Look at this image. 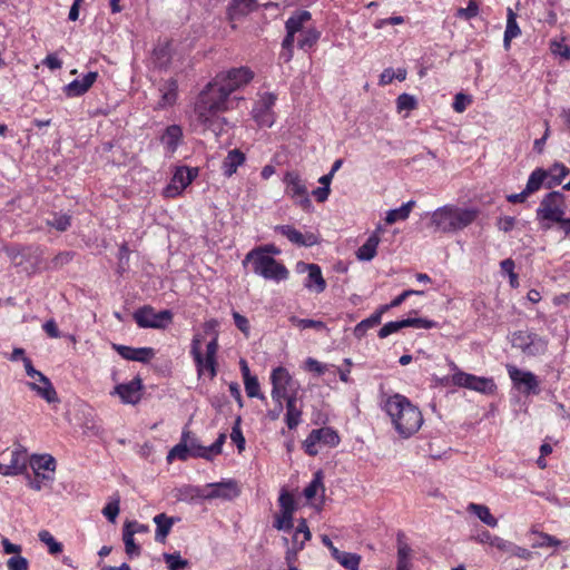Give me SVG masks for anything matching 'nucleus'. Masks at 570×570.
I'll return each mask as SVG.
<instances>
[{"label": "nucleus", "instance_id": "nucleus-1", "mask_svg": "<svg viewBox=\"0 0 570 570\" xmlns=\"http://www.w3.org/2000/svg\"><path fill=\"white\" fill-rule=\"evenodd\" d=\"M254 77L250 69L246 67L233 68L226 72H219L200 91L195 105L197 120L205 129H210L218 135L222 130V118L219 112L229 108V96L247 85Z\"/></svg>", "mask_w": 570, "mask_h": 570}, {"label": "nucleus", "instance_id": "nucleus-2", "mask_svg": "<svg viewBox=\"0 0 570 570\" xmlns=\"http://www.w3.org/2000/svg\"><path fill=\"white\" fill-rule=\"evenodd\" d=\"M286 36L282 42L279 59L289 62L293 58L294 42L301 50H311L318 41L321 32L313 23L312 14L306 10H298L285 22Z\"/></svg>", "mask_w": 570, "mask_h": 570}, {"label": "nucleus", "instance_id": "nucleus-3", "mask_svg": "<svg viewBox=\"0 0 570 570\" xmlns=\"http://www.w3.org/2000/svg\"><path fill=\"white\" fill-rule=\"evenodd\" d=\"M383 411L402 439H409L415 434L423 424V415L420 409L406 396L395 393L383 401Z\"/></svg>", "mask_w": 570, "mask_h": 570}, {"label": "nucleus", "instance_id": "nucleus-4", "mask_svg": "<svg viewBox=\"0 0 570 570\" xmlns=\"http://www.w3.org/2000/svg\"><path fill=\"white\" fill-rule=\"evenodd\" d=\"M479 216V210L448 204L430 214L429 227L434 233L453 234L470 226Z\"/></svg>", "mask_w": 570, "mask_h": 570}, {"label": "nucleus", "instance_id": "nucleus-5", "mask_svg": "<svg viewBox=\"0 0 570 570\" xmlns=\"http://www.w3.org/2000/svg\"><path fill=\"white\" fill-rule=\"evenodd\" d=\"M252 263L253 272L267 279L276 283L285 281L289 276V272L284 264L277 262L263 250H250L245 256L243 264Z\"/></svg>", "mask_w": 570, "mask_h": 570}, {"label": "nucleus", "instance_id": "nucleus-6", "mask_svg": "<svg viewBox=\"0 0 570 570\" xmlns=\"http://www.w3.org/2000/svg\"><path fill=\"white\" fill-rule=\"evenodd\" d=\"M30 466L35 473L31 478L27 474L28 485L40 491L43 485L51 483L55 479L56 460L50 454L32 455L29 460Z\"/></svg>", "mask_w": 570, "mask_h": 570}, {"label": "nucleus", "instance_id": "nucleus-7", "mask_svg": "<svg viewBox=\"0 0 570 570\" xmlns=\"http://www.w3.org/2000/svg\"><path fill=\"white\" fill-rule=\"evenodd\" d=\"M23 367L26 370V374L33 380L32 382L27 383L31 391L36 392L48 403L59 402L58 394L52 383L43 373L33 367L32 361L30 358L23 360Z\"/></svg>", "mask_w": 570, "mask_h": 570}, {"label": "nucleus", "instance_id": "nucleus-8", "mask_svg": "<svg viewBox=\"0 0 570 570\" xmlns=\"http://www.w3.org/2000/svg\"><path fill=\"white\" fill-rule=\"evenodd\" d=\"M271 383V396L273 401H284L292 395L297 396L299 384L292 377L285 367L278 366L272 371Z\"/></svg>", "mask_w": 570, "mask_h": 570}, {"label": "nucleus", "instance_id": "nucleus-9", "mask_svg": "<svg viewBox=\"0 0 570 570\" xmlns=\"http://www.w3.org/2000/svg\"><path fill=\"white\" fill-rule=\"evenodd\" d=\"M140 328L165 330L173 323L174 315L169 309L156 312L150 305L138 308L132 315Z\"/></svg>", "mask_w": 570, "mask_h": 570}, {"label": "nucleus", "instance_id": "nucleus-10", "mask_svg": "<svg viewBox=\"0 0 570 570\" xmlns=\"http://www.w3.org/2000/svg\"><path fill=\"white\" fill-rule=\"evenodd\" d=\"M511 344L528 356H538L546 353L548 340L534 332L517 331L512 334Z\"/></svg>", "mask_w": 570, "mask_h": 570}, {"label": "nucleus", "instance_id": "nucleus-11", "mask_svg": "<svg viewBox=\"0 0 570 570\" xmlns=\"http://www.w3.org/2000/svg\"><path fill=\"white\" fill-rule=\"evenodd\" d=\"M537 219L540 222L554 223L564 216V196L561 191L547 194L537 208Z\"/></svg>", "mask_w": 570, "mask_h": 570}, {"label": "nucleus", "instance_id": "nucleus-12", "mask_svg": "<svg viewBox=\"0 0 570 570\" xmlns=\"http://www.w3.org/2000/svg\"><path fill=\"white\" fill-rule=\"evenodd\" d=\"M28 463L27 451L18 446L0 453V474L18 475L26 471Z\"/></svg>", "mask_w": 570, "mask_h": 570}, {"label": "nucleus", "instance_id": "nucleus-13", "mask_svg": "<svg viewBox=\"0 0 570 570\" xmlns=\"http://www.w3.org/2000/svg\"><path fill=\"white\" fill-rule=\"evenodd\" d=\"M453 385L459 387H465L482 394H493L497 386L491 377L476 376L462 371H456L451 376Z\"/></svg>", "mask_w": 570, "mask_h": 570}, {"label": "nucleus", "instance_id": "nucleus-14", "mask_svg": "<svg viewBox=\"0 0 570 570\" xmlns=\"http://www.w3.org/2000/svg\"><path fill=\"white\" fill-rule=\"evenodd\" d=\"M338 443L340 436L337 432L332 428L325 426L312 430L304 441L303 446L308 455L315 456L318 454V444L334 448L338 445Z\"/></svg>", "mask_w": 570, "mask_h": 570}, {"label": "nucleus", "instance_id": "nucleus-15", "mask_svg": "<svg viewBox=\"0 0 570 570\" xmlns=\"http://www.w3.org/2000/svg\"><path fill=\"white\" fill-rule=\"evenodd\" d=\"M507 371L513 386L522 394L537 395L540 393V382L530 371H523L515 365L508 364Z\"/></svg>", "mask_w": 570, "mask_h": 570}, {"label": "nucleus", "instance_id": "nucleus-16", "mask_svg": "<svg viewBox=\"0 0 570 570\" xmlns=\"http://www.w3.org/2000/svg\"><path fill=\"white\" fill-rule=\"evenodd\" d=\"M276 100V95L272 92L258 95V99L252 110V116L258 126L272 127L274 125L275 112L273 111V107L275 106Z\"/></svg>", "mask_w": 570, "mask_h": 570}, {"label": "nucleus", "instance_id": "nucleus-17", "mask_svg": "<svg viewBox=\"0 0 570 570\" xmlns=\"http://www.w3.org/2000/svg\"><path fill=\"white\" fill-rule=\"evenodd\" d=\"M286 185L285 193L291 196L303 208L311 207V200L307 195L305 183L297 171H287L284 176Z\"/></svg>", "mask_w": 570, "mask_h": 570}, {"label": "nucleus", "instance_id": "nucleus-18", "mask_svg": "<svg viewBox=\"0 0 570 570\" xmlns=\"http://www.w3.org/2000/svg\"><path fill=\"white\" fill-rule=\"evenodd\" d=\"M239 490L237 488V483L233 480H228L225 482L209 483L205 487L204 490H197V495L203 499H224L232 500L238 497Z\"/></svg>", "mask_w": 570, "mask_h": 570}, {"label": "nucleus", "instance_id": "nucleus-19", "mask_svg": "<svg viewBox=\"0 0 570 570\" xmlns=\"http://www.w3.org/2000/svg\"><path fill=\"white\" fill-rule=\"evenodd\" d=\"M198 174L197 168H187V167H179L175 171L170 184L165 189V194L167 197H175L181 191L196 178Z\"/></svg>", "mask_w": 570, "mask_h": 570}, {"label": "nucleus", "instance_id": "nucleus-20", "mask_svg": "<svg viewBox=\"0 0 570 570\" xmlns=\"http://www.w3.org/2000/svg\"><path fill=\"white\" fill-rule=\"evenodd\" d=\"M142 382L135 377L128 383L118 384L112 394H117L125 404H137L141 399Z\"/></svg>", "mask_w": 570, "mask_h": 570}, {"label": "nucleus", "instance_id": "nucleus-21", "mask_svg": "<svg viewBox=\"0 0 570 570\" xmlns=\"http://www.w3.org/2000/svg\"><path fill=\"white\" fill-rule=\"evenodd\" d=\"M276 232L287 237L289 242L298 246L309 247L317 244L318 238L313 233L302 234L291 225H281L275 227Z\"/></svg>", "mask_w": 570, "mask_h": 570}, {"label": "nucleus", "instance_id": "nucleus-22", "mask_svg": "<svg viewBox=\"0 0 570 570\" xmlns=\"http://www.w3.org/2000/svg\"><path fill=\"white\" fill-rule=\"evenodd\" d=\"M112 347L122 358L128 361L147 363L155 356V351L151 347H130L119 344H114Z\"/></svg>", "mask_w": 570, "mask_h": 570}, {"label": "nucleus", "instance_id": "nucleus-23", "mask_svg": "<svg viewBox=\"0 0 570 570\" xmlns=\"http://www.w3.org/2000/svg\"><path fill=\"white\" fill-rule=\"evenodd\" d=\"M97 77V72L90 71L81 79H76L68 83L63 88V91L68 97H79L89 90V88L95 83Z\"/></svg>", "mask_w": 570, "mask_h": 570}, {"label": "nucleus", "instance_id": "nucleus-24", "mask_svg": "<svg viewBox=\"0 0 570 570\" xmlns=\"http://www.w3.org/2000/svg\"><path fill=\"white\" fill-rule=\"evenodd\" d=\"M303 269L307 271L308 275L304 286L308 289H314L316 293H322L326 288V282L322 275L321 267L316 264H302Z\"/></svg>", "mask_w": 570, "mask_h": 570}, {"label": "nucleus", "instance_id": "nucleus-25", "mask_svg": "<svg viewBox=\"0 0 570 570\" xmlns=\"http://www.w3.org/2000/svg\"><path fill=\"white\" fill-rule=\"evenodd\" d=\"M492 547L509 553L510 556L518 557L523 560H530L532 558V552L525 548L519 547L515 543L504 540L500 537H494L492 539Z\"/></svg>", "mask_w": 570, "mask_h": 570}, {"label": "nucleus", "instance_id": "nucleus-26", "mask_svg": "<svg viewBox=\"0 0 570 570\" xmlns=\"http://www.w3.org/2000/svg\"><path fill=\"white\" fill-rule=\"evenodd\" d=\"M178 85L175 79L166 80L159 88L161 94L160 100L158 101V108H167L173 106L177 99Z\"/></svg>", "mask_w": 570, "mask_h": 570}, {"label": "nucleus", "instance_id": "nucleus-27", "mask_svg": "<svg viewBox=\"0 0 570 570\" xmlns=\"http://www.w3.org/2000/svg\"><path fill=\"white\" fill-rule=\"evenodd\" d=\"M285 422L288 429L293 430L298 426L302 421V407L297 404V396L292 395L286 399Z\"/></svg>", "mask_w": 570, "mask_h": 570}, {"label": "nucleus", "instance_id": "nucleus-28", "mask_svg": "<svg viewBox=\"0 0 570 570\" xmlns=\"http://www.w3.org/2000/svg\"><path fill=\"white\" fill-rule=\"evenodd\" d=\"M245 155L239 149H233L228 151L227 156L223 160L222 169L225 176H233L237 168L245 163Z\"/></svg>", "mask_w": 570, "mask_h": 570}, {"label": "nucleus", "instance_id": "nucleus-29", "mask_svg": "<svg viewBox=\"0 0 570 570\" xmlns=\"http://www.w3.org/2000/svg\"><path fill=\"white\" fill-rule=\"evenodd\" d=\"M521 35V29L517 22V13L508 8L507 10V26L503 37V45L505 50L510 48L511 41Z\"/></svg>", "mask_w": 570, "mask_h": 570}, {"label": "nucleus", "instance_id": "nucleus-30", "mask_svg": "<svg viewBox=\"0 0 570 570\" xmlns=\"http://www.w3.org/2000/svg\"><path fill=\"white\" fill-rule=\"evenodd\" d=\"M546 188H553L562 183L569 175V169L562 163H554L549 169H546Z\"/></svg>", "mask_w": 570, "mask_h": 570}, {"label": "nucleus", "instance_id": "nucleus-31", "mask_svg": "<svg viewBox=\"0 0 570 570\" xmlns=\"http://www.w3.org/2000/svg\"><path fill=\"white\" fill-rule=\"evenodd\" d=\"M404 534H397V567L396 570H411L412 549L404 540Z\"/></svg>", "mask_w": 570, "mask_h": 570}, {"label": "nucleus", "instance_id": "nucleus-32", "mask_svg": "<svg viewBox=\"0 0 570 570\" xmlns=\"http://www.w3.org/2000/svg\"><path fill=\"white\" fill-rule=\"evenodd\" d=\"M256 9V0H232L228 14L232 20L247 16Z\"/></svg>", "mask_w": 570, "mask_h": 570}, {"label": "nucleus", "instance_id": "nucleus-33", "mask_svg": "<svg viewBox=\"0 0 570 570\" xmlns=\"http://www.w3.org/2000/svg\"><path fill=\"white\" fill-rule=\"evenodd\" d=\"M183 137V130L178 125L168 126L161 136V142L166 146L167 150L174 153Z\"/></svg>", "mask_w": 570, "mask_h": 570}, {"label": "nucleus", "instance_id": "nucleus-34", "mask_svg": "<svg viewBox=\"0 0 570 570\" xmlns=\"http://www.w3.org/2000/svg\"><path fill=\"white\" fill-rule=\"evenodd\" d=\"M380 238L376 235H370L366 242L356 250V257L362 262H370L376 256Z\"/></svg>", "mask_w": 570, "mask_h": 570}, {"label": "nucleus", "instance_id": "nucleus-35", "mask_svg": "<svg viewBox=\"0 0 570 570\" xmlns=\"http://www.w3.org/2000/svg\"><path fill=\"white\" fill-rule=\"evenodd\" d=\"M154 522L156 524L155 540L164 542L174 525V518L159 513L154 517Z\"/></svg>", "mask_w": 570, "mask_h": 570}, {"label": "nucleus", "instance_id": "nucleus-36", "mask_svg": "<svg viewBox=\"0 0 570 570\" xmlns=\"http://www.w3.org/2000/svg\"><path fill=\"white\" fill-rule=\"evenodd\" d=\"M343 568L347 570H358L361 563V556L357 553L341 551H333V557Z\"/></svg>", "mask_w": 570, "mask_h": 570}, {"label": "nucleus", "instance_id": "nucleus-37", "mask_svg": "<svg viewBox=\"0 0 570 570\" xmlns=\"http://www.w3.org/2000/svg\"><path fill=\"white\" fill-rule=\"evenodd\" d=\"M466 510L478 517L484 524L491 528H495L498 525L497 518L491 514L490 509L487 505L470 503Z\"/></svg>", "mask_w": 570, "mask_h": 570}, {"label": "nucleus", "instance_id": "nucleus-38", "mask_svg": "<svg viewBox=\"0 0 570 570\" xmlns=\"http://www.w3.org/2000/svg\"><path fill=\"white\" fill-rule=\"evenodd\" d=\"M183 438L187 439V445L193 458H203L209 460L208 448L199 443L198 439L195 438L190 431L184 430Z\"/></svg>", "mask_w": 570, "mask_h": 570}, {"label": "nucleus", "instance_id": "nucleus-39", "mask_svg": "<svg viewBox=\"0 0 570 570\" xmlns=\"http://www.w3.org/2000/svg\"><path fill=\"white\" fill-rule=\"evenodd\" d=\"M546 169L537 168L530 174L524 189L529 195H532L535 191H538L541 187H546Z\"/></svg>", "mask_w": 570, "mask_h": 570}, {"label": "nucleus", "instance_id": "nucleus-40", "mask_svg": "<svg viewBox=\"0 0 570 570\" xmlns=\"http://www.w3.org/2000/svg\"><path fill=\"white\" fill-rule=\"evenodd\" d=\"M414 205H415L414 200H409L407 203L403 204L401 207L389 210L385 216L386 224L392 225L397 220L407 219Z\"/></svg>", "mask_w": 570, "mask_h": 570}, {"label": "nucleus", "instance_id": "nucleus-41", "mask_svg": "<svg viewBox=\"0 0 570 570\" xmlns=\"http://www.w3.org/2000/svg\"><path fill=\"white\" fill-rule=\"evenodd\" d=\"M189 458H193L191 453L189 452L188 445H187V439L180 438V441L178 444H176L167 454V462L171 463L174 460H180L186 461Z\"/></svg>", "mask_w": 570, "mask_h": 570}, {"label": "nucleus", "instance_id": "nucleus-42", "mask_svg": "<svg viewBox=\"0 0 570 570\" xmlns=\"http://www.w3.org/2000/svg\"><path fill=\"white\" fill-rule=\"evenodd\" d=\"M46 225L59 232H66L71 225V217L67 214L53 213L46 219Z\"/></svg>", "mask_w": 570, "mask_h": 570}, {"label": "nucleus", "instance_id": "nucleus-43", "mask_svg": "<svg viewBox=\"0 0 570 570\" xmlns=\"http://www.w3.org/2000/svg\"><path fill=\"white\" fill-rule=\"evenodd\" d=\"M195 364H196L197 372H198L199 376L205 374L206 372L208 373L210 379H214L216 376L217 362H216L215 357L209 358V356H207V355L203 356V354H200V362L195 361Z\"/></svg>", "mask_w": 570, "mask_h": 570}, {"label": "nucleus", "instance_id": "nucleus-44", "mask_svg": "<svg viewBox=\"0 0 570 570\" xmlns=\"http://www.w3.org/2000/svg\"><path fill=\"white\" fill-rule=\"evenodd\" d=\"M532 534L535 537V540L532 542V548L559 547L561 543L560 540L548 533L532 531Z\"/></svg>", "mask_w": 570, "mask_h": 570}, {"label": "nucleus", "instance_id": "nucleus-45", "mask_svg": "<svg viewBox=\"0 0 570 570\" xmlns=\"http://www.w3.org/2000/svg\"><path fill=\"white\" fill-rule=\"evenodd\" d=\"M381 323L380 321V314H372L370 317L361 321L355 327H354V335L358 338L363 337L366 332L379 325Z\"/></svg>", "mask_w": 570, "mask_h": 570}, {"label": "nucleus", "instance_id": "nucleus-46", "mask_svg": "<svg viewBox=\"0 0 570 570\" xmlns=\"http://www.w3.org/2000/svg\"><path fill=\"white\" fill-rule=\"evenodd\" d=\"M289 322L301 328V330H306V328H315L317 331H323L326 328V325L324 322L322 321H315V320H308V318H298L297 316H294L292 315L289 317Z\"/></svg>", "mask_w": 570, "mask_h": 570}, {"label": "nucleus", "instance_id": "nucleus-47", "mask_svg": "<svg viewBox=\"0 0 570 570\" xmlns=\"http://www.w3.org/2000/svg\"><path fill=\"white\" fill-rule=\"evenodd\" d=\"M38 537L39 540L48 547L49 553L58 554L62 551V544L58 542L49 531L42 530L39 532Z\"/></svg>", "mask_w": 570, "mask_h": 570}, {"label": "nucleus", "instance_id": "nucleus-48", "mask_svg": "<svg viewBox=\"0 0 570 570\" xmlns=\"http://www.w3.org/2000/svg\"><path fill=\"white\" fill-rule=\"evenodd\" d=\"M119 503H120V498L117 494V495L112 497L111 500L102 509V514L108 519V521H110L112 523L116 521V519L119 514V511H120Z\"/></svg>", "mask_w": 570, "mask_h": 570}, {"label": "nucleus", "instance_id": "nucleus-49", "mask_svg": "<svg viewBox=\"0 0 570 570\" xmlns=\"http://www.w3.org/2000/svg\"><path fill=\"white\" fill-rule=\"evenodd\" d=\"M293 513L287 511H281L275 515L274 527L281 531H288L293 528Z\"/></svg>", "mask_w": 570, "mask_h": 570}, {"label": "nucleus", "instance_id": "nucleus-50", "mask_svg": "<svg viewBox=\"0 0 570 570\" xmlns=\"http://www.w3.org/2000/svg\"><path fill=\"white\" fill-rule=\"evenodd\" d=\"M323 488V474L321 471L314 474L311 483L305 488L304 495L307 500L315 498L318 490Z\"/></svg>", "mask_w": 570, "mask_h": 570}, {"label": "nucleus", "instance_id": "nucleus-51", "mask_svg": "<svg viewBox=\"0 0 570 570\" xmlns=\"http://www.w3.org/2000/svg\"><path fill=\"white\" fill-rule=\"evenodd\" d=\"M245 391L249 397L265 400V395L261 393L259 382L256 376L244 380Z\"/></svg>", "mask_w": 570, "mask_h": 570}, {"label": "nucleus", "instance_id": "nucleus-52", "mask_svg": "<svg viewBox=\"0 0 570 570\" xmlns=\"http://www.w3.org/2000/svg\"><path fill=\"white\" fill-rule=\"evenodd\" d=\"M164 559L169 570H181L188 564V561L177 553H165Z\"/></svg>", "mask_w": 570, "mask_h": 570}, {"label": "nucleus", "instance_id": "nucleus-53", "mask_svg": "<svg viewBox=\"0 0 570 570\" xmlns=\"http://www.w3.org/2000/svg\"><path fill=\"white\" fill-rule=\"evenodd\" d=\"M563 38L560 40L553 39L550 42L551 52L554 56H560L567 60H570V47L563 42Z\"/></svg>", "mask_w": 570, "mask_h": 570}, {"label": "nucleus", "instance_id": "nucleus-54", "mask_svg": "<svg viewBox=\"0 0 570 570\" xmlns=\"http://www.w3.org/2000/svg\"><path fill=\"white\" fill-rule=\"evenodd\" d=\"M122 540L125 543V550L126 553L132 558L138 557L140 554V547L135 543L134 537L131 535V532L124 531L122 532Z\"/></svg>", "mask_w": 570, "mask_h": 570}, {"label": "nucleus", "instance_id": "nucleus-55", "mask_svg": "<svg viewBox=\"0 0 570 570\" xmlns=\"http://www.w3.org/2000/svg\"><path fill=\"white\" fill-rule=\"evenodd\" d=\"M405 327H415V328H433L436 327V322L428 320V318H421V317H409L403 320Z\"/></svg>", "mask_w": 570, "mask_h": 570}, {"label": "nucleus", "instance_id": "nucleus-56", "mask_svg": "<svg viewBox=\"0 0 570 570\" xmlns=\"http://www.w3.org/2000/svg\"><path fill=\"white\" fill-rule=\"evenodd\" d=\"M230 439L233 442L236 443L239 452H242L245 449L246 442H245L243 432L240 430V417L239 416L236 419L235 424L232 429Z\"/></svg>", "mask_w": 570, "mask_h": 570}, {"label": "nucleus", "instance_id": "nucleus-57", "mask_svg": "<svg viewBox=\"0 0 570 570\" xmlns=\"http://www.w3.org/2000/svg\"><path fill=\"white\" fill-rule=\"evenodd\" d=\"M405 326H404L403 320L389 322L381 327V330L379 331V336L381 338H385V337L390 336L391 334L396 333L397 331H400Z\"/></svg>", "mask_w": 570, "mask_h": 570}, {"label": "nucleus", "instance_id": "nucleus-58", "mask_svg": "<svg viewBox=\"0 0 570 570\" xmlns=\"http://www.w3.org/2000/svg\"><path fill=\"white\" fill-rule=\"evenodd\" d=\"M396 107L401 110H413L416 107V100L409 94H402L396 99Z\"/></svg>", "mask_w": 570, "mask_h": 570}, {"label": "nucleus", "instance_id": "nucleus-59", "mask_svg": "<svg viewBox=\"0 0 570 570\" xmlns=\"http://www.w3.org/2000/svg\"><path fill=\"white\" fill-rule=\"evenodd\" d=\"M479 13V7L474 1H470L466 8H460L456 11V17L470 20L476 17Z\"/></svg>", "mask_w": 570, "mask_h": 570}, {"label": "nucleus", "instance_id": "nucleus-60", "mask_svg": "<svg viewBox=\"0 0 570 570\" xmlns=\"http://www.w3.org/2000/svg\"><path fill=\"white\" fill-rule=\"evenodd\" d=\"M471 102L472 99L470 96L459 92L454 97L453 109L456 112H463Z\"/></svg>", "mask_w": 570, "mask_h": 570}, {"label": "nucleus", "instance_id": "nucleus-61", "mask_svg": "<svg viewBox=\"0 0 570 570\" xmlns=\"http://www.w3.org/2000/svg\"><path fill=\"white\" fill-rule=\"evenodd\" d=\"M281 511L294 512L295 501L288 492H282L278 498Z\"/></svg>", "mask_w": 570, "mask_h": 570}, {"label": "nucleus", "instance_id": "nucleus-62", "mask_svg": "<svg viewBox=\"0 0 570 570\" xmlns=\"http://www.w3.org/2000/svg\"><path fill=\"white\" fill-rule=\"evenodd\" d=\"M301 534H303L302 541H304V543L308 541L312 537L305 519H301V521L298 522L295 533L293 535V542L297 543V537Z\"/></svg>", "mask_w": 570, "mask_h": 570}, {"label": "nucleus", "instance_id": "nucleus-63", "mask_svg": "<svg viewBox=\"0 0 570 570\" xmlns=\"http://www.w3.org/2000/svg\"><path fill=\"white\" fill-rule=\"evenodd\" d=\"M72 258H73L72 252H60L52 258V262H51L52 267L59 268V267L68 264L69 262H71Z\"/></svg>", "mask_w": 570, "mask_h": 570}, {"label": "nucleus", "instance_id": "nucleus-64", "mask_svg": "<svg viewBox=\"0 0 570 570\" xmlns=\"http://www.w3.org/2000/svg\"><path fill=\"white\" fill-rule=\"evenodd\" d=\"M7 566L9 570H28V561L21 556L11 557Z\"/></svg>", "mask_w": 570, "mask_h": 570}]
</instances>
